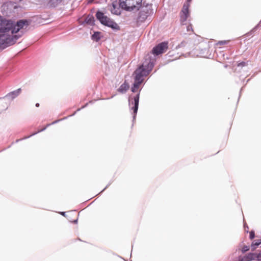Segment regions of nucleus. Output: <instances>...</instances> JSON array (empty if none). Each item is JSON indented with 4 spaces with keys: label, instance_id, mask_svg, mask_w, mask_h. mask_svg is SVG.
Here are the masks:
<instances>
[{
    "label": "nucleus",
    "instance_id": "f257e3e1",
    "mask_svg": "<svg viewBox=\"0 0 261 261\" xmlns=\"http://www.w3.org/2000/svg\"><path fill=\"white\" fill-rule=\"evenodd\" d=\"M154 59L148 55L145 58V61L139 66L134 73V83L131 91L135 93L137 91L141 84L143 82L144 77L147 76L154 66Z\"/></svg>",
    "mask_w": 261,
    "mask_h": 261
},
{
    "label": "nucleus",
    "instance_id": "f03ea898",
    "mask_svg": "<svg viewBox=\"0 0 261 261\" xmlns=\"http://www.w3.org/2000/svg\"><path fill=\"white\" fill-rule=\"evenodd\" d=\"M24 25H29V21L27 20L21 19L15 23L0 16V34L14 35V33L18 32Z\"/></svg>",
    "mask_w": 261,
    "mask_h": 261
},
{
    "label": "nucleus",
    "instance_id": "7ed1b4c3",
    "mask_svg": "<svg viewBox=\"0 0 261 261\" xmlns=\"http://www.w3.org/2000/svg\"><path fill=\"white\" fill-rule=\"evenodd\" d=\"M152 11L151 5L147 4L145 6H143L136 19V25L139 27L153 13Z\"/></svg>",
    "mask_w": 261,
    "mask_h": 261
},
{
    "label": "nucleus",
    "instance_id": "20e7f679",
    "mask_svg": "<svg viewBox=\"0 0 261 261\" xmlns=\"http://www.w3.org/2000/svg\"><path fill=\"white\" fill-rule=\"evenodd\" d=\"M20 36L21 35H7L6 34H0V49H4L13 45Z\"/></svg>",
    "mask_w": 261,
    "mask_h": 261
},
{
    "label": "nucleus",
    "instance_id": "39448f33",
    "mask_svg": "<svg viewBox=\"0 0 261 261\" xmlns=\"http://www.w3.org/2000/svg\"><path fill=\"white\" fill-rule=\"evenodd\" d=\"M96 17L98 20L103 25L112 28L113 30H119V26L113 20L105 15V14L98 11L96 13Z\"/></svg>",
    "mask_w": 261,
    "mask_h": 261
},
{
    "label": "nucleus",
    "instance_id": "423d86ee",
    "mask_svg": "<svg viewBox=\"0 0 261 261\" xmlns=\"http://www.w3.org/2000/svg\"><path fill=\"white\" fill-rule=\"evenodd\" d=\"M142 3V0H119V5L123 9L127 11L138 9Z\"/></svg>",
    "mask_w": 261,
    "mask_h": 261
},
{
    "label": "nucleus",
    "instance_id": "0eeeda50",
    "mask_svg": "<svg viewBox=\"0 0 261 261\" xmlns=\"http://www.w3.org/2000/svg\"><path fill=\"white\" fill-rule=\"evenodd\" d=\"M141 90L139 91V92L134 96H130L128 99L129 107L130 110L133 111V120L134 122L135 120L136 115L138 110V106L139 102L140 97V92Z\"/></svg>",
    "mask_w": 261,
    "mask_h": 261
},
{
    "label": "nucleus",
    "instance_id": "6e6552de",
    "mask_svg": "<svg viewBox=\"0 0 261 261\" xmlns=\"http://www.w3.org/2000/svg\"><path fill=\"white\" fill-rule=\"evenodd\" d=\"M167 48L168 44L167 42H161L153 48L152 54L156 56L159 55L163 53Z\"/></svg>",
    "mask_w": 261,
    "mask_h": 261
},
{
    "label": "nucleus",
    "instance_id": "1a4fd4ad",
    "mask_svg": "<svg viewBox=\"0 0 261 261\" xmlns=\"http://www.w3.org/2000/svg\"><path fill=\"white\" fill-rule=\"evenodd\" d=\"M189 4H185L183 6L180 13V20L181 22L186 21L189 15Z\"/></svg>",
    "mask_w": 261,
    "mask_h": 261
},
{
    "label": "nucleus",
    "instance_id": "9d476101",
    "mask_svg": "<svg viewBox=\"0 0 261 261\" xmlns=\"http://www.w3.org/2000/svg\"><path fill=\"white\" fill-rule=\"evenodd\" d=\"M67 117H64V118H63V119H58V120H55V121H53V122L52 123H51L47 124L46 125V126H45L44 127H43V128H42L41 129H40V130H38L37 132L34 133L33 134H32V135H31L30 136H29L25 137H24V138H22V139H18V140H17L16 141V142H19V141H20V140H24V139H28V138H30V137L33 136H34V135H35L37 134V133H40V132H42V131H44V130H45L46 129V128H47V127L49 126L50 125H53V124H56V123H57L58 122H60V121H61V120H64V119H67Z\"/></svg>",
    "mask_w": 261,
    "mask_h": 261
},
{
    "label": "nucleus",
    "instance_id": "9b49d317",
    "mask_svg": "<svg viewBox=\"0 0 261 261\" xmlns=\"http://www.w3.org/2000/svg\"><path fill=\"white\" fill-rule=\"evenodd\" d=\"M21 89L20 88L17 89L14 91H13L11 92L8 93L5 96V98H7L10 100H13L15 98L17 97L21 93Z\"/></svg>",
    "mask_w": 261,
    "mask_h": 261
},
{
    "label": "nucleus",
    "instance_id": "f8f14e48",
    "mask_svg": "<svg viewBox=\"0 0 261 261\" xmlns=\"http://www.w3.org/2000/svg\"><path fill=\"white\" fill-rule=\"evenodd\" d=\"M255 253H249L244 256H239L238 261H252L254 259Z\"/></svg>",
    "mask_w": 261,
    "mask_h": 261
},
{
    "label": "nucleus",
    "instance_id": "ddd939ff",
    "mask_svg": "<svg viewBox=\"0 0 261 261\" xmlns=\"http://www.w3.org/2000/svg\"><path fill=\"white\" fill-rule=\"evenodd\" d=\"M128 88V84L126 82H124L118 88V91L121 93H124L127 91Z\"/></svg>",
    "mask_w": 261,
    "mask_h": 261
},
{
    "label": "nucleus",
    "instance_id": "4468645a",
    "mask_svg": "<svg viewBox=\"0 0 261 261\" xmlns=\"http://www.w3.org/2000/svg\"><path fill=\"white\" fill-rule=\"evenodd\" d=\"M261 244V240H254L251 245L252 251H254L256 248Z\"/></svg>",
    "mask_w": 261,
    "mask_h": 261
},
{
    "label": "nucleus",
    "instance_id": "2eb2a0df",
    "mask_svg": "<svg viewBox=\"0 0 261 261\" xmlns=\"http://www.w3.org/2000/svg\"><path fill=\"white\" fill-rule=\"evenodd\" d=\"M61 2V0H49L48 3V5L49 7H56Z\"/></svg>",
    "mask_w": 261,
    "mask_h": 261
},
{
    "label": "nucleus",
    "instance_id": "dca6fc26",
    "mask_svg": "<svg viewBox=\"0 0 261 261\" xmlns=\"http://www.w3.org/2000/svg\"><path fill=\"white\" fill-rule=\"evenodd\" d=\"M85 22L87 24L92 25L94 24V18L92 16H88L85 20Z\"/></svg>",
    "mask_w": 261,
    "mask_h": 261
},
{
    "label": "nucleus",
    "instance_id": "f3484780",
    "mask_svg": "<svg viewBox=\"0 0 261 261\" xmlns=\"http://www.w3.org/2000/svg\"><path fill=\"white\" fill-rule=\"evenodd\" d=\"M92 39L96 41H98L100 39V33L98 32H94L92 35Z\"/></svg>",
    "mask_w": 261,
    "mask_h": 261
},
{
    "label": "nucleus",
    "instance_id": "a211bd4d",
    "mask_svg": "<svg viewBox=\"0 0 261 261\" xmlns=\"http://www.w3.org/2000/svg\"><path fill=\"white\" fill-rule=\"evenodd\" d=\"M113 8L111 9V12L113 14H116V15H119L120 14V11L119 9L116 8L115 6L113 5Z\"/></svg>",
    "mask_w": 261,
    "mask_h": 261
},
{
    "label": "nucleus",
    "instance_id": "6ab92c4d",
    "mask_svg": "<svg viewBox=\"0 0 261 261\" xmlns=\"http://www.w3.org/2000/svg\"><path fill=\"white\" fill-rule=\"evenodd\" d=\"M254 259L258 261H261V251L258 254L255 253Z\"/></svg>",
    "mask_w": 261,
    "mask_h": 261
},
{
    "label": "nucleus",
    "instance_id": "aec40b11",
    "mask_svg": "<svg viewBox=\"0 0 261 261\" xmlns=\"http://www.w3.org/2000/svg\"><path fill=\"white\" fill-rule=\"evenodd\" d=\"M249 250V247L248 246H244L242 248V253H244Z\"/></svg>",
    "mask_w": 261,
    "mask_h": 261
},
{
    "label": "nucleus",
    "instance_id": "412c9836",
    "mask_svg": "<svg viewBox=\"0 0 261 261\" xmlns=\"http://www.w3.org/2000/svg\"><path fill=\"white\" fill-rule=\"evenodd\" d=\"M255 237V233L253 231H251L250 232L249 238L251 240L253 239Z\"/></svg>",
    "mask_w": 261,
    "mask_h": 261
},
{
    "label": "nucleus",
    "instance_id": "4be33fe9",
    "mask_svg": "<svg viewBox=\"0 0 261 261\" xmlns=\"http://www.w3.org/2000/svg\"><path fill=\"white\" fill-rule=\"evenodd\" d=\"M228 42L227 41H219L218 44L220 45H224L226 44Z\"/></svg>",
    "mask_w": 261,
    "mask_h": 261
},
{
    "label": "nucleus",
    "instance_id": "5701e85b",
    "mask_svg": "<svg viewBox=\"0 0 261 261\" xmlns=\"http://www.w3.org/2000/svg\"><path fill=\"white\" fill-rule=\"evenodd\" d=\"M246 65V63L245 62H242L238 64V66H245Z\"/></svg>",
    "mask_w": 261,
    "mask_h": 261
},
{
    "label": "nucleus",
    "instance_id": "b1692460",
    "mask_svg": "<svg viewBox=\"0 0 261 261\" xmlns=\"http://www.w3.org/2000/svg\"><path fill=\"white\" fill-rule=\"evenodd\" d=\"M88 105V103H87L86 105H85L84 106H82L81 108H79L77 110V111H80L81 109H84V108H85Z\"/></svg>",
    "mask_w": 261,
    "mask_h": 261
},
{
    "label": "nucleus",
    "instance_id": "393cba45",
    "mask_svg": "<svg viewBox=\"0 0 261 261\" xmlns=\"http://www.w3.org/2000/svg\"><path fill=\"white\" fill-rule=\"evenodd\" d=\"M65 214L66 213L64 212H60V214L64 216H65Z\"/></svg>",
    "mask_w": 261,
    "mask_h": 261
},
{
    "label": "nucleus",
    "instance_id": "a878e982",
    "mask_svg": "<svg viewBox=\"0 0 261 261\" xmlns=\"http://www.w3.org/2000/svg\"><path fill=\"white\" fill-rule=\"evenodd\" d=\"M244 229L247 232H248V229H246V224H244Z\"/></svg>",
    "mask_w": 261,
    "mask_h": 261
},
{
    "label": "nucleus",
    "instance_id": "bb28decb",
    "mask_svg": "<svg viewBox=\"0 0 261 261\" xmlns=\"http://www.w3.org/2000/svg\"><path fill=\"white\" fill-rule=\"evenodd\" d=\"M77 219H76L73 221V223H74L75 224L77 223Z\"/></svg>",
    "mask_w": 261,
    "mask_h": 261
},
{
    "label": "nucleus",
    "instance_id": "cd10ccee",
    "mask_svg": "<svg viewBox=\"0 0 261 261\" xmlns=\"http://www.w3.org/2000/svg\"><path fill=\"white\" fill-rule=\"evenodd\" d=\"M190 28H191V26H190V25L188 26L187 30H189V29H190Z\"/></svg>",
    "mask_w": 261,
    "mask_h": 261
},
{
    "label": "nucleus",
    "instance_id": "c85d7f7f",
    "mask_svg": "<svg viewBox=\"0 0 261 261\" xmlns=\"http://www.w3.org/2000/svg\"><path fill=\"white\" fill-rule=\"evenodd\" d=\"M39 106V103H37L36 104V107H38Z\"/></svg>",
    "mask_w": 261,
    "mask_h": 261
},
{
    "label": "nucleus",
    "instance_id": "c756f323",
    "mask_svg": "<svg viewBox=\"0 0 261 261\" xmlns=\"http://www.w3.org/2000/svg\"><path fill=\"white\" fill-rule=\"evenodd\" d=\"M76 113V112H75L72 115H70V116H73Z\"/></svg>",
    "mask_w": 261,
    "mask_h": 261
},
{
    "label": "nucleus",
    "instance_id": "7c9ffc66",
    "mask_svg": "<svg viewBox=\"0 0 261 261\" xmlns=\"http://www.w3.org/2000/svg\"><path fill=\"white\" fill-rule=\"evenodd\" d=\"M108 186H106V188H105V189H103L101 192H102V191H104L106 188H107Z\"/></svg>",
    "mask_w": 261,
    "mask_h": 261
},
{
    "label": "nucleus",
    "instance_id": "2f4dec72",
    "mask_svg": "<svg viewBox=\"0 0 261 261\" xmlns=\"http://www.w3.org/2000/svg\"><path fill=\"white\" fill-rule=\"evenodd\" d=\"M246 229H248V227L246 225Z\"/></svg>",
    "mask_w": 261,
    "mask_h": 261
},
{
    "label": "nucleus",
    "instance_id": "473e14b6",
    "mask_svg": "<svg viewBox=\"0 0 261 261\" xmlns=\"http://www.w3.org/2000/svg\"><path fill=\"white\" fill-rule=\"evenodd\" d=\"M188 2H190L191 1V0H187Z\"/></svg>",
    "mask_w": 261,
    "mask_h": 261
},
{
    "label": "nucleus",
    "instance_id": "72a5a7b5",
    "mask_svg": "<svg viewBox=\"0 0 261 261\" xmlns=\"http://www.w3.org/2000/svg\"><path fill=\"white\" fill-rule=\"evenodd\" d=\"M0 99H1V98H0Z\"/></svg>",
    "mask_w": 261,
    "mask_h": 261
}]
</instances>
